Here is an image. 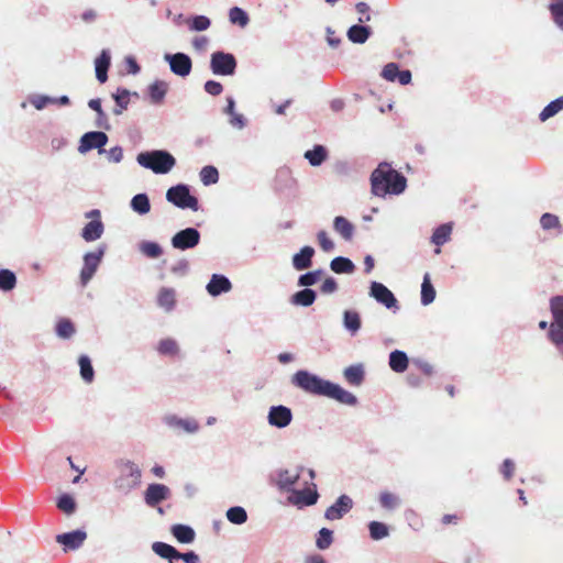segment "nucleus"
I'll return each instance as SVG.
<instances>
[{
    "mask_svg": "<svg viewBox=\"0 0 563 563\" xmlns=\"http://www.w3.org/2000/svg\"><path fill=\"white\" fill-rule=\"evenodd\" d=\"M292 383L306 393L324 396L343 405L353 406L357 402L352 393L307 371H298L292 376Z\"/></svg>",
    "mask_w": 563,
    "mask_h": 563,
    "instance_id": "nucleus-1",
    "label": "nucleus"
},
{
    "mask_svg": "<svg viewBox=\"0 0 563 563\" xmlns=\"http://www.w3.org/2000/svg\"><path fill=\"white\" fill-rule=\"evenodd\" d=\"M406 186V177L388 163H380L371 175L372 192L377 197L399 195L405 191Z\"/></svg>",
    "mask_w": 563,
    "mask_h": 563,
    "instance_id": "nucleus-2",
    "label": "nucleus"
},
{
    "mask_svg": "<svg viewBox=\"0 0 563 563\" xmlns=\"http://www.w3.org/2000/svg\"><path fill=\"white\" fill-rule=\"evenodd\" d=\"M137 163L155 174H166L176 164L174 156L166 151H152L140 153L136 157Z\"/></svg>",
    "mask_w": 563,
    "mask_h": 563,
    "instance_id": "nucleus-3",
    "label": "nucleus"
},
{
    "mask_svg": "<svg viewBox=\"0 0 563 563\" xmlns=\"http://www.w3.org/2000/svg\"><path fill=\"white\" fill-rule=\"evenodd\" d=\"M550 310L553 321L548 336L563 355V296H554L550 299Z\"/></svg>",
    "mask_w": 563,
    "mask_h": 563,
    "instance_id": "nucleus-4",
    "label": "nucleus"
},
{
    "mask_svg": "<svg viewBox=\"0 0 563 563\" xmlns=\"http://www.w3.org/2000/svg\"><path fill=\"white\" fill-rule=\"evenodd\" d=\"M166 199L180 209H191L194 211L199 209L198 199L190 195L186 185L170 187L166 192Z\"/></svg>",
    "mask_w": 563,
    "mask_h": 563,
    "instance_id": "nucleus-5",
    "label": "nucleus"
},
{
    "mask_svg": "<svg viewBox=\"0 0 563 563\" xmlns=\"http://www.w3.org/2000/svg\"><path fill=\"white\" fill-rule=\"evenodd\" d=\"M210 68L216 75L230 76L235 71L236 59L230 53L214 52L211 55Z\"/></svg>",
    "mask_w": 563,
    "mask_h": 563,
    "instance_id": "nucleus-6",
    "label": "nucleus"
},
{
    "mask_svg": "<svg viewBox=\"0 0 563 563\" xmlns=\"http://www.w3.org/2000/svg\"><path fill=\"white\" fill-rule=\"evenodd\" d=\"M103 256V250L89 252L84 256V266L80 272V284L86 286L96 274Z\"/></svg>",
    "mask_w": 563,
    "mask_h": 563,
    "instance_id": "nucleus-7",
    "label": "nucleus"
},
{
    "mask_svg": "<svg viewBox=\"0 0 563 563\" xmlns=\"http://www.w3.org/2000/svg\"><path fill=\"white\" fill-rule=\"evenodd\" d=\"M200 233L194 228H187L177 232L172 239V245L177 250L192 249L198 245Z\"/></svg>",
    "mask_w": 563,
    "mask_h": 563,
    "instance_id": "nucleus-8",
    "label": "nucleus"
},
{
    "mask_svg": "<svg viewBox=\"0 0 563 563\" xmlns=\"http://www.w3.org/2000/svg\"><path fill=\"white\" fill-rule=\"evenodd\" d=\"M86 217L92 218V220L85 225L81 236L85 241L92 242L98 240L103 233V224L100 220V211L98 209H93L86 213Z\"/></svg>",
    "mask_w": 563,
    "mask_h": 563,
    "instance_id": "nucleus-9",
    "label": "nucleus"
},
{
    "mask_svg": "<svg viewBox=\"0 0 563 563\" xmlns=\"http://www.w3.org/2000/svg\"><path fill=\"white\" fill-rule=\"evenodd\" d=\"M141 478L140 468L132 462H126L121 468V476L117 479L119 488H132L139 485Z\"/></svg>",
    "mask_w": 563,
    "mask_h": 563,
    "instance_id": "nucleus-10",
    "label": "nucleus"
},
{
    "mask_svg": "<svg viewBox=\"0 0 563 563\" xmlns=\"http://www.w3.org/2000/svg\"><path fill=\"white\" fill-rule=\"evenodd\" d=\"M107 142L108 136L106 133L100 131L88 132L81 136L78 151L80 153H86L93 148L101 150L107 144Z\"/></svg>",
    "mask_w": 563,
    "mask_h": 563,
    "instance_id": "nucleus-11",
    "label": "nucleus"
},
{
    "mask_svg": "<svg viewBox=\"0 0 563 563\" xmlns=\"http://www.w3.org/2000/svg\"><path fill=\"white\" fill-rule=\"evenodd\" d=\"M170 496V489L164 484H150L144 493V500L147 506L156 507Z\"/></svg>",
    "mask_w": 563,
    "mask_h": 563,
    "instance_id": "nucleus-12",
    "label": "nucleus"
},
{
    "mask_svg": "<svg viewBox=\"0 0 563 563\" xmlns=\"http://www.w3.org/2000/svg\"><path fill=\"white\" fill-rule=\"evenodd\" d=\"M166 59L169 62L170 70L175 75L186 77L190 74L192 63L188 55L176 53L174 55H167Z\"/></svg>",
    "mask_w": 563,
    "mask_h": 563,
    "instance_id": "nucleus-13",
    "label": "nucleus"
},
{
    "mask_svg": "<svg viewBox=\"0 0 563 563\" xmlns=\"http://www.w3.org/2000/svg\"><path fill=\"white\" fill-rule=\"evenodd\" d=\"M369 294L388 309L397 307V299L394 294L382 283L373 282Z\"/></svg>",
    "mask_w": 563,
    "mask_h": 563,
    "instance_id": "nucleus-14",
    "label": "nucleus"
},
{
    "mask_svg": "<svg viewBox=\"0 0 563 563\" xmlns=\"http://www.w3.org/2000/svg\"><path fill=\"white\" fill-rule=\"evenodd\" d=\"M292 419L291 410L285 406H273L268 412L269 424L277 428L287 427Z\"/></svg>",
    "mask_w": 563,
    "mask_h": 563,
    "instance_id": "nucleus-15",
    "label": "nucleus"
},
{
    "mask_svg": "<svg viewBox=\"0 0 563 563\" xmlns=\"http://www.w3.org/2000/svg\"><path fill=\"white\" fill-rule=\"evenodd\" d=\"M352 499L346 495H342L338 498L335 504H333L325 510L324 516L328 520L341 519L346 512H349L352 509Z\"/></svg>",
    "mask_w": 563,
    "mask_h": 563,
    "instance_id": "nucleus-16",
    "label": "nucleus"
},
{
    "mask_svg": "<svg viewBox=\"0 0 563 563\" xmlns=\"http://www.w3.org/2000/svg\"><path fill=\"white\" fill-rule=\"evenodd\" d=\"M86 538L87 534L85 531L75 530L68 533L58 534L56 537V541L65 547V551H68L80 548Z\"/></svg>",
    "mask_w": 563,
    "mask_h": 563,
    "instance_id": "nucleus-17",
    "label": "nucleus"
},
{
    "mask_svg": "<svg viewBox=\"0 0 563 563\" xmlns=\"http://www.w3.org/2000/svg\"><path fill=\"white\" fill-rule=\"evenodd\" d=\"M231 282L223 275H212L207 290L211 296H219L222 292H227L231 289Z\"/></svg>",
    "mask_w": 563,
    "mask_h": 563,
    "instance_id": "nucleus-18",
    "label": "nucleus"
},
{
    "mask_svg": "<svg viewBox=\"0 0 563 563\" xmlns=\"http://www.w3.org/2000/svg\"><path fill=\"white\" fill-rule=\"evenodd\" d=\"M314 250L311 246H303L299 253L292 257V265L297 271H303L311 266Z\"/></svg>",
    "mask_w": 563,
    "mask_h": 563,
    "instance_id": "nucleus-19",
    "label": "nucleus"
},
{
    "mask_svg": "<svg viewBox=\"0 0 563 563\" xmlns=\"http://www.w3.org/2000/svg\"><path fill=\"white\" fill-rule=\"evenodd\" d=\"M110 54L106 49H103L95 60L96 77L101 84L106 82L108 79V69L110 67Z\"/></svg>",
    "mask_w": 563,
    "mask_h": 563,
    "instance_id": "nucleus-20",
    "label": "nucleus"
},
{
    "mask_svg": "<svg viewBox=\"0 0 563 563\" xmlns=\"http://www.w3.org/2000/svg\"><path fill=\"white\" fill-rule=\"evenodd\" d=\"M451 233H452V225L449 223L441 224L440 227H438L434 230V232L431 236V242L438 246L435 249L437 254L441 253L440 246L450 240Z\"/></svg>",
    "mask_w": 563,
    "mask_h": 563,
    "instance_id": "nucleus-21",
    "label": "nucleus"
},
{
    "mask_svg": "<svg viewBox=\"0 0 563 563\" xmlns=\"http://www.w3.org/2000/svg\"><path fill=\"white\" fill-rule=\"evenodd\" d=\"M333 229L345 241H351L354 234V225L344 217L338 216L333 221Z\"/></svg>",
    "mask_w": 563,
    "mask_h": 563,
    "instance_id": "nucleus-22",
    "label": "nucleus"
},
{
    "mask_svg": "<svg viewBox=\"0 0 563 563\" xmlns=\"http://www.w3.org/2000/svg\"><path fill=\"white\" fill-rule=\"evenodd\" d=\"M408 365L409 360L405 352L395 350L389 354V366L395 373H404Z\"/></svg>",
    "mask_w": 563,
    "mask_h": 563,
    "instance_id": "nucleus-23",
    "label": "nucleus"
},
{
    "mask_svg": "<svg viewBox=\"0 0 563 563\" xmlns=\"http://www.w3.org/2000/svg\"><path fill=\"white\" fill-rule=\"evenodd\" d=\"M157 305L166 311L174 309L176 305V294L173 288L163 287L157 294Z\"/></svg>",
    "mask_w": 563,
    "mask_h": 563,
    "instance_id": "nucleus-24",
    "label": "nucleus"
},
{
    "mask_svg": "<svg viewBox=\"0 0 563 563\" xmlns=\"http://www.w3.org/2000/svg\"><path fill=\"white\" fill-rule=\"evenodd\" d=\"M168 90V84L163 80H156L148 87L152 103L159 104L163 102Z\"/></svg>",
    "mask_w": 563,
    "mask_h": 563,
    "instance_id": "nucleus-25",
    "label": "nucleus"
},
{
    "mask_svg": "<svg viewBox=\"0 0 563 563\" xmlns=\"http://www.w3.org/2000/svg\"><path fill=\"white\" fill-rule=\"evenodd\" d=\"M300 477V472L284 470L278 473L277 484L282 489L290 490Z\"/></svg>",
    "mask_w": 563,
    "mask_h": 563,
    "instance_id": "nucleus-26",
    "label": "nucleus"
},
{
    "mask_svg": "<svg viewBox=\"0 0 563 563\" xmlns=\"http://www.w3.org/2000/svg\"><path fill=\"white\" fill-rule=\"evenodd\" d=\"M371 30L368 26L352 25L347 31V37L351 42L363 44L369 37Z\"/></svg>",
    "mask_w": 563,
    "mask_h": 563,
    "instance_id": "nucleus-27",
    "label": "nucleus"
},
{
    "mask_svg": "<svg viewBox=\"0 0 563 563\" xmlns=\"http://www.w3.org/2000/svg\"><path fill=\"white\" fill-rule=\"evenodd\" d=\"M343 324L352 334H355L362 325L360 313L355 310H345Z\"/></svg>",
    "mask_w": 563,
    "mask_h": 563,
    "instance_id": "nucleus-28",
    "label": "nucleus"
},
{
    "mask_svg": "<svg viewBox=\"0 0 563 563\" xmlns=\"http://www.w3.org/2000/svg\"><path fill=\"white\" fill-rule=\"evenodd\" d=\"M331 269L336 274H351L354 272V264L350 258L338 256L330 263Z\"/></svg>",
    "mask_w": 563,
    "mask_h": 563,
    "instance_id": "nucleus-29",
    "label": "nucleus"
},
{
    "mask_svg": "<svg viewBox=\"0 0 563 563\" xmlns=\"http://www.w3.org/2000/svg\"><path fill=\"white\" fill-rule=\"evenodd\" d=\"M172 533L181 543H190L195 539L194 529L185 525L173 526Z\"/></svg>",
    "mask_w": 563,
    "mask_h": 563,
    "instance_id": "nucleus-30",
    "label": "nucleus"
},
{
    "mask_svg": "<svg viewBox=\"0 0 563 563\" xmlns=\"http://www.w3.org/2000/svg\"><path fill=\"white\" fill-rule=\"evenodd\" d=\"M152 549L161 558L169 560L170 563L179 555V552L174 547L164 542L153 543Z\"/></svg>",
    "mask_w": 563,
    "mask_h": 563,
    "instance_id": "nucleus-31",
    "label": "nucleus"
},
{
    "mask_svg": "<svg viewBox=\"0 0 563 563\" xmlns=\"http://www.w3.org/2000/svg\"><path fill=\"white\" fill-rule=\"evenodd\" d=\"M316 300V292L312 289L306 288L300 291H297L292 298L291 302L297 306L309 307Z\"/></svg>",
    "mask_w": 563,
    "mask_h": 563,
    "instance_id": "nucleus-32",
    "label": "nucleus"
},
{
    "mask_svg": "<svg viewBox=\"0 0 563 563\" xmlns=\"http://www.w3.org/2000/svg\"><path fill=\"white\" fill-rule=\"evenodd\" d=\"M327 155V151L322 145H316L312 150L305 153V158H307L312 166H319L325 161Z\"/></svg>",
    "mask_w": 563,
    "mask_h": 563,
    "instance_id": "nucleus-33",
    "label": "nucleus"
},
{
    "mask_svg": "<svg viewBox=\"0 0 563 563\" xmlns=\"http://www.w3.org/2000/svg\"><path fill=\"white\" fill-rule=\"evenodd\" d=\"M344 377L352 385H361L364 379L363 367L361 365H351L346 367L344 371Z\"/></svg>",
    "mask_w": 563,
    "mask_h": 563,
    "instance_id": "nucleus-34",
    "label": "nucleus"
},
{
    "mask_svg": "<svg viewBox=\"0 0 563 563\" xmlns=\"http://www.w3.org/2000/svg\"><path fill=\"white\" fill-rule=\"evenodd\" d=\"M80 376L86 383H91L95 377V371L91 361L87 355H80L78 360Z\"/></svg>",
    "mask_w": 563,
    "mask_h": 563,
    "instance_id": "nucleus-35",
    "label": "nucleus"
},
{
    "mask_svg": "<svg viewBox=\"0 0 563 563\" xmlns=\"http://www.w3.org/2000/svg\"><path fill=\"white\" fill-rule=\"evenodd\" d=\"M131 207L135 212L145 214L151 209L150 199L145 194H137L132 198Z\"/></svg>",
    "mask_w": 563,
    "mask_h": 563,
    "instance_id": "nucleus-36",
    "label": "nucleus"
},
{
    "mask_svg": "<svg viewBox=\"0 0 563 563\" xmlns=\"http://www.w3.org/2000/svg\"><path fill=\"white\" fill-rule=\"evenodd\" d=\"M435 298V290L430 282L428 274L424 275L421 285V302L427 306L430 305Z\"/></svg>",
    "mask_w": 563,
    "mask_h": 563,
    "instance_id": "nucleus-37",
    "label": "nucleus"
},
{
    "mask_svg": "<svg viewBox=\"0 0 563 563\" xmlns=\"http://www.w3.org/2000/svg\"><path fill=\"white\" fill-rule=\"evenodd\" d=\"M563 110V97H560L551 101L540 113L539 118L542 122L555 115L558 112Z\"/></svg>",
    "mask_w": 563,
    "mask_h": 563,
    "instance_id": "nucleus-38",
    "label": "nucleus"
},
{
    "mask_svg": "<svg viewBox=\"0 0 563 563\" xmlns=\"http://www.w3.org/2000/svg\"><path fill=\"white\" fill-rule=\"evenodd\" d=\"M113 98L118 106V108L114 109V113L121 114L122 111L128 108V104L130 102V92L125 88H118L115 93H113Z\"/></svg>",
    "mask_w": 563,
    "mask_h": 563,
    "instance_id": "nucleus-39",
    "label": "nucleus"
},
{
    "mask_svg": "<svg viewBox=\"0 0 563 563\" xmlns=\"http://www.w3.org/2000/svg\"><path fill=\"white\" fill-rule=\"evenodd\" d=\"M157 351L162 355L175 356L179 349L177 342L174 339L166 338L159 341Z\"/></svg>",
    "mask_w": 563,
    "mask_h": 563,
    "instance_id": "nucleus-40",
    "label": "nucleus"
},
{
    "mask_svg": "<svg viewBox=\"0 0 563 563\" xmlns=\"http://www.w3.org/2000/svg\"><path fill=\"white\" fill-rule=\"evenodd\" d=\"M540 224L543 230L558 229L559 233L562 232L560 219L553 213H543L540 219Z\"/></svg>",
    "mask_w": 563,
    "mask_h": 563,
    "instance_id": "nucleus-41",
    "label": "nucleus"
},
{
    "mask_svg": "<svg viewBox=\"0 0 563 563\" xmlns=\"http://www.w3.org/2000/svg\"><path fill=\"white\" fill-rule=\"evenodd\" d=\"M296 497L297 503H301L306 506H311L317 503L319 495L316 489L307 488L296 492Z\"/></svg>",
    "mask_w": 563,
    "mask_h": 563,
    "instance_id": "nucleus-42",
    "label": "nucleus"
},
{
    "mask_svg": "<svg viewBox=\"0 0 563 563\" xmlns=\"http://www.w3.org/2000/svg\"><path fill=\"white\" fill-rule=\"evenodd\" d=\"M549 10L554 23L563 30V0H552Z\"/></svg>",
    "mask_w": 563,
    "mask_h": 563,
    "instance_id": "nucleus-43",
    "label": "nucleus"
},
{
    "mask_svg": "<svg viewBox=\"0 0 563 563\" xmlns=\"http://www.w3.org/2000/svg\"><path fill=\"white\" fill-rule=\"evenodd\" d=\"M227 518L234 525H242L247 520V514L244 508L235 506L227 511Z\"/></svg>",
    "mask_w": 563,
    "mask_h": 563,
    "instance_id": "nucleus-44",
    "label": "nucleus"
},
{
    "mask_svg": "<svg viewBox=\"0 0 563 563\" xmlns=\"http://www.w3.org/2000/svg\"><path fill=\"white\" fill-rule=\"evenodd\" d=\"M369 536L373 540H380L388 536V527L379 521H372L368 525Z\"/></svg>",
    "mask_w": 563,
    "mask_h": 563,
    "instance_id": "nucleus-45",
    "label": "nucleus"
},
{
    "mask_svg": "<svg viewBox=\"0 0 563 563\" xmlns=\"http://www.w3.org/2000/svg\"><path fill=\"white\" fill-rule=\"evenodd\" d=\"M200 179L203 185H213L219 180L218 169L213 166H205L200 172Z\"/></svg>",
    "mask_w": 563,
    "mask_h": 563,
    "instance_id": "nucleus-46",
    "label": "nucleus"
},
{
    "mask_svg": "<svg viewBox=\"0 0 563 563\" xmlns=\"http://www.w3.org/2000/svg\"><path fill=\"white\" fill-rule=\"evenodd\" d=\"M140 251L148 258H157L162 255V247L155 242H142Z\"/></svg>",
    "mask_w": 563,
    "mask_h": 563,
    "instance_id": "nucleus-47",
    "label": "nucleus"
},
{
    "mask_svg": "<svg viewBox=\"0 0 563 563\" xmlns=\"http://www.w3.org/2000/svg\"><path fill=\"white\" fill-rule=\"evenodd\" d=\"M229 19L231 23L239 24L242 27L249 23V16L246 12L239 7H233L230 9Z\"/></svg>",
    "mask_w": 563,
    "mask_h": 563,
    "instance_id": "nucleus-48",
    "label": "nucleus"
},
{
    "mask_svg": "<svg viewBox=\"0 0 563 563\" xmlns=\"http://www.w3.org/2000/svg\"><path fill=\"white\" fill-rule=\"evenodd\" d=\"M16 284L15 275L9 269L0 271V289L2 290H11L14 288Z\"/></svg>",
    "mask_w": 563,
    "mask_h": 563,
    "instance_id": "nucleus-49",
    "label": "nucleus"
},
{
    "mask_svg": "<svg viewBox=\"0 0 563 563\" xmlns=\"http://www.w3.org/2000/svg\"><path fill=\"white\" fill-rule=\"evenodd\" d=\"M333 542V532L328 528H322L316 540V545L320 550L328 549Z\"/></svg>",
    "mask_w": 563,
    "mask_h": 563,
    "instance_id": "nucleus-50",
    "label": "nucleus"
},
{
    "mask_svg": "<svg viewBox=\"0 0 563 563\" xmlns=\"http://www.w3.org/2000/svg\"><path fill=\"white\" fill-rule=\"evenodd\" d=\"M58 336L69 339L75 333V327L68 319H60L56 325Z\"/></svg>",
    "mask_w": 563,
    "mask_h": 563,
    "instance_id": "nucleus-51",
    "label": "nucleus"
},
{
    "mask_svg": "<svg viewBox=\"0 0 563 563\" xmlns=\"http://www.w3.org/2000/svg\"><path fill=\"white\" fill-rule=\"evenodd\" d=\"M57 508L60 511L70 515L76 509V503L70 495L64 494L57 500Z\"/></svg>",
    "mask_w": 563,
    "mask_h": 563,
    "instance_id": "nucleus-52",
    "label": "nucleus"
},
{
    "mask_svg": "<svg viewBox=\"0 0 563 563\" xmlns=\"http://www.w3.org/2000/svg\"><path fill=\"white\" fill-rule=\"evenodd\" d=\"M322 274V271L321 269H318V271H313V272H309V273H306L303 275H301L298 279V285L299 286H312L314 285L318 279L320 278Z\"/></svg>",
    "mask_w": 563,
    "mask_h": 563,
    "instance_id": "nucleus-53",
    "label": "nucleus"
},
{
    "mask_svg": "<svg viewBox=\"0 0 563 563\" xmlns=\"http://www.w3.org/2000/svg\"><path fill=\"white\" fill-rule=\"evenodd\" d=\"M211 22L209 20V18L205 16V15H196L192 18V20L190 21V30L192 31H205L207 29H209Z\"/></svg>",
    "mask_w": 563,
    "mask_h": 563,
    "instance_id": "nucleus-54",
    "label": "nucleus"
},
{
    "mask_svg": "<svg viewBox=\"0 0 563 563\" xmlns=\"http://www.w3.org/2000/svg\"><path fill=\"white\" fill-rule=\"evenodd\" d=\"M317 239L322 251L332 252L334 250V243L324 230L318 232Z\"/></svg>",
    "mask_w": 563,
    "mask_h": 563,
    "instance_id": "nucleus-55",
    "label": "nucleus"
},
{
    "mask_svg": "<svg viewBox=\"0 0 563 563\" xmlns=\"http://www.w3.org/2000/svg\"><path fill=\"white\" fill-rule=\"evenodd\" d=\"M379 501L384 508L393 509L396 507L398 499L394 494L385 492L380 494Z\"/></svg>",
    "mask_w": 563,
    "mask_h": 563,
    "instance_id": "nucleus-56",
    "label": "nucleus"
},
{
    "mask_svg": "<svg viewBox=\"0 0 563 563\" xmlns=\"http://www.w3.org/2000/svg\"><path fill=\"white\" fill-rule=\"evenodd\" d=\"M398 66L395 63L387 64L383 69V77L388 81H396L398 75Z\"/></svg>",
    "mask_w": 563,
    "mask_h": 563,
    "instance_id": "nucleus-57",
    "label": "nucleus"
},
{
    "mask_svg": "<svg viewBox=\"0 0 563 563\" xmlns=\"http://www.w3.org/2000/svg\"><path fill=\"white\" fill-rule=\"evenodd\" d=\"M205 90L211 96H219L223 91V87L219 81L208 80L205 84Z\"/></svg>",
    "mask_w": 563,
    "mask_h": 563,
    "instance_id": "nucleus-58",
    "label": "nucleus"
},
{
    "mask_svg": "<svg viewBox=\"0 0 563 563\" xmlns=\"http://www.w3.org/2000/svg\"><path fill=\"white\" fill-rule=\"evenodd\" d=\"M356 11L361 14L358 18L360 23L368 22L371 20L369 7L365 2H358L356 4Z\"/></svg>",
    "mask_w": 563,
    "mask_h": 563,
    "instance_id": "nucleus-59",
    "label": "nucleus"
},
{
    "mask_svg": "<svg viewBox=\"0 0 563 563\" xmlns=\"http://www.w3.org/2000/svg\"><path fill=\"white\" fill-rule=\"evenodd\" d=\"M31 102L35 107V109L42 110L44 107H46V104L55 103V98H51L47 96H37Z\"/></svg>",
    "mask_w": 563,
    "mask_h": 563,
    "instance_id": "nucleus-60",
    "label": "nucleus"
},
{
    "mask_svg": "<svg viewBox=\"0 0 563 563\" xmlns=\"http://www.w3.org/2000/svg\"><path fill=\"white\" fill-rule=\"evenodd\" d=\"M515 472V464L511 460L506 459L501 465V473L504 477L509 481Z\"/></svg>",
    "mask_w": 563,
    "mask_h": 563,
    "instance_id": "nucleus-61",
    "label": "nucleus"
},
{
    "mask_svg": "<svg viewBox=\"0 0 563 563\" xmlns=\"http://www.w3.org/2000/svg\"><path fill=\"white\" fill-rule=\"evenodd\" d=\"M338 289V284L334 278L328 277L321 285V291L323 294H332Z\"/></svg>",
    "mask_w": 563,
    "mask_h": 563,
    "instance_id": "nucleus-62",
    "label": "nucleus"
},
{
    "mask_svg": "<svg viewBox=\"0 0 563 563\" xmlns=\"http://www.w3.org/2000/svg\"><path fill=\"white\" fill-rule=\"evenodd\" d=\"M108 155L112 162L119 163L123 158V150L120 146H114L108 152Z\"/></svg>",
    "mask_w": 563,
    "mask_h": 563,
    "instance_id": "nucleus-63",
    "label": "nucleus"
},
{
    "mask_svg": "<svg viewBox=\"0 0 563 563\" xmlns=\"http://www.w3.org/2000/svg\"><path fill=\"white\" fill-rule=\"evenodd\" d=\"M178 559L184 560L186 563H198L199 562V556L195 552H187V553L179 552V555L177 556L176 560H178Z\"/></svg>",
    "mask_w": 563,
    "mask_h": 563,
    "instance_id": "nucleus-64",
    "label": "nucleus"
}]
</instances>
